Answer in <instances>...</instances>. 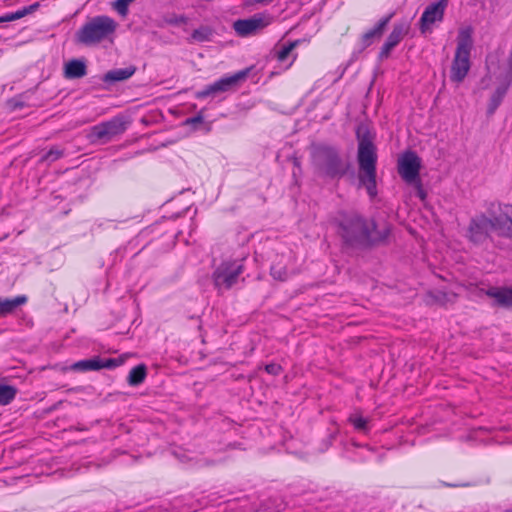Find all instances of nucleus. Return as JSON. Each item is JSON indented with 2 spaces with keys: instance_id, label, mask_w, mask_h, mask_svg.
<instances>
[{
  "instance_id": "423d86ee",
  "label": "nucleus",
  "mask_w": 512,
  "mask_h": 512,
  "mask_svg": "<svg viewBox=\"0 0 512 512\" xmlns=\"http://www.w3.org/2000/svg\"><path fill=\"white\" fill-rule=\"evenodd\" d=\"M128 125V121H126L122 117L114 118L109 122H105L99 125L94 126L89 134L88 138L92 142H108L113 137L122 134Z\"/></svg>"
},
{
  "instance_id": "0eeeda50",
  "label": "nucleus",
  "mask_w": 512,
  "mask_h": 512,
  "mask_svg": "<svg viewBox=\"0 0 512 512\" xmlns=\"http://www.w3.org/2000/svg\"><path fill=\"white\" fill-rule=\"evenodd\" d=\"M242 273V264L239 261H224L214 272V283L219 289H228Z\"/></svg>"
},
{
  "instance_id": "f8f14e48",
  "label": "nucleus",
  "mask_w": 512,
  "mask_h": 512,
  "mask_svg": "<svg viewBox=\"0 0 512 512\" xmlns=\"http://www.w3.org/2000/svg\"><path fill=\"white\" fill-rule=\"evenodd\" d=\"M245 75H246L245 73L240 72V73H237V74H235L233 76L223 78V79L219 80L218 82L214 83L213 85H210L205 90H203L201 92H198L197 93V97L198 98H203V97H206V96H209V95H215V94H218V93H222V92L228 91L232 87L237 85V83L240 80L244 79Z\"/></svg>"
},
{
  "instance_id": "c756f323",
  "label": "nucleus",
  "mask_w": 512,
  "mask_h": 512,
  "mask_svg": "<svg viewBox=\"0 0 512 512\" xmlns=\"http://www.w3.org/2000/svg\"><path fill=\"white\" fill-rule=\"evenodd\" d=\"M500 229H501L502 233L512 237V227L511 226H509L507 229H502V228H500Z\"/></svg>"
},
{
  "instance_id": "9d476101",
  "label": "nucleus",
  "mask_w": 512,
  "mask_h": 512,
  "mask_svg": "<svg viewBox=\"0 0 512 512\" xmlns=\"http://www.w3.org/2000/svg\"><path fill=\"white\" fill-rule=\"evenodd\" d=\"M495 229L494 223L484 217H477L474 219L469 226V238L475 243L482 242L489 234L490 231Z\"/></svg>"
},
{
  "instance_id": "6ab92c4d",
  "label": "nucleus",
  "mask_w": 512,
  "mask_h": 512,
  "mask_svg": "<svg viewBox=\"0 0 512 512\" xmlns=\"http://www.w3.org/2000/svg\"><path fill=\"white\" fill-rule=\"evenodd\" d=\"M146 377V367L144 365H139L133 368L128 376V383L130 385H139L144 381Z\"/></svg>"
},
{
  "instance_id": "39448f33",
  "label": "nucleus",
  "mask_w": 512,
  "mask_h": 512,
  "mask_svg": "<svg viewBox=\"0 0 512 512\" xmlns=\"http://www.w3.org/2000/svg\"><path fill=\"white\" fill-rule=\"evenodd\" d=\"M420 166V159L413 152H406L398 159V171L400 176L406 183L413 186L417 196L421 200H424L426 194L422 188L421 180L419 178Z\"/></svg>"
},
{
  "instance_id": "1a4fd4ad",
  "label": "nucleus",
  "mask_w": 512,
  "mask_h": 512,
  "mask_svg": "<svg viewBox=\"0 0 512 512\" xmlns=\"http://www.w3.org/2000/svg\"><path fill=\"white\" fill-rule=\"evenodd\" d=\"M447 2L448 0H440L425 9L420 21L422 33L429 32L435 23L442 21Z\"/></svg>"
},
{
  "instance_id": "cd10ccee",
  "label": "nucleus",
  "mask_w": 512,
  "mask_h": 512,
  "mask_svg": "<svg viewBox=\"0 0 512 512\" xmlns=\"http://www.w3.org/2000/svg\"><path fill=\"white\" fill-rule=\"evenodd\" d=\"M388 22V19H386L385 21H383L379 27L377 29H375L373 32L367 34L368 37L370 36H374V35H380L385 27V25L387 24Z\"/></svg>"
},
{
  "instance_id": "412c9836",
  "label": "nucleus",
  "mask_w": 512,
  "mask_h": 512,
  "mask_svg": "<svg viewBox=\"0 0 512 512\" xmlns=\"http://www.w3.org/2000/svg\"><path fill=\"white\" fill-rule=\"evenodd\" d=\"M349 421L353 424L355 429L361 432L368 431V420L364 418L362 415L355 413L352 414L349 418Z\"/></svg>"
},
{
  "instance_id": "c85d7f7f",
  "label": "nucleus",
  "mask_w": 512,
  "mask_h": 512,
  "mask_svg": "<svg viewBox=\"0 0 512 512\" xmlns=\"http://www.w3.org/2000/svg\"><path fill=\"white\" fill-rule=\"evenodd\" d=\"M272 276L275 278V279H279V280H283L285 277V273H282L280 270H277L276 267H273L272 268Z\"/></svg>"
},
{
  "instance_id": "f3484780",
  "label": "nucleus",
  "mask_w": 512,
  "mask_h": 512,
  "mask_svg": "<svg viewBox=\"0 0 512 512\" xmlns=\"http://www.w3.org/2000/svg\"><path fill=\"white\" fill-rule=\"evenodd\" d=\"M86 74V66L83 62L73 60L65 65V75L68 78H79Z\"/></svg>"
},
{
  "instance_id": "a211bd4d",
  "label": "nucleus",
  "mask_w": 512,
  "mask_h": 512,
  "mask_svg": "<svg viewBox=\"0 0 512 512\" xmlns=\"http://www.w3.org/2000/svg\"><path fill=\"white\" fill-rule=\"evenodd\" d=\"M134 72V68L115 69L105 74L104 81H123L130 78Z\"/></svg>"
},
{
  "instance_id": "6e6552de",
  "label": "nucleus",
  "mask_w": 512,
  "mask_h": 512,
  "mask_svg": "<svg viewBox=\"0 0 512 512\" xmlns=\"http://www.w3.org/2000/svg\"><path fill=\"white\" fill-rule=\"evenodd\" d=\"M315 161L319 169V173L326 177H336L343 173L344 166L340 162L337 155L331 150L320 151L315 156Z\"/></svg>"
},
{
  "instance_id": "7ed1b4c3",
  "label": "nucleus",
  "mask_w": 512,
  "mask_h": 512,
  "mask_svg": "<svg viewBox=\"0 0 512 512\" xmlns=\"http://www.w3.org/2000/svg\"><path fill=\"white\" fill-rule=\"evenodd\" d=\"M375 228V224L372 221L356 217L342 225L341 236L350 245L384 239L386 234L376 232Z\"/></svg>"
},
{
  "instance_id": "f03ea898",
  "label": "nucleus",
  "mask_w": 512,
  "mask_h": 512,
  "mask_svg": "<svg viewBox=\"0 0 512 512\" xmlns=\"http://www.w3.org/2000/svg\"><path fill=\"white\" fill-rule=\"evenodd\" d=\"M472 28L461 27L457 36V45L452 61L450 78L453 82L461 83L470 70V53L473 47Z\"/></svg>"
},
{
  "instance_id": "20e7f679",
  "label": "nucleus",
  "mask_w": 512,
  "mask_h": 512,
  "mask_svg": "<svg viewBox=\"0 0 512 512\" xmlns=\"http://www.w3.org/2000/svg\"><path fill=\"white\" fill-rule=\"evenodd\" d=\"M358 159L360 165L359 178L363 186H365L371 197L376 195L375 190V147L368 139H361L358 149Z\"/></svg>"
},
{
  "instance_id": "ddd939ff",
  "label": "nucleus",
  "mask_w": 512,
  "mask_h": 512,
  "mask_svg": "<svg viewBox=\"0 0 512 512\" xmlns=\"http://www.w3.org/2000/svg\"><path fill=\"white\" fill-rule=\"evenodd\" d=\"M491 303L501 307H512V288L490 286L481 289Z\"/></svg>"
},
{
  "instance_id": "aec40b11",
  "label": "nucleus",
  "mask_w": 512,
  "mask_h": 512,
  "mask_svg": "<svg viewBox=\"0 0 512 512\" xmlns=\"http://www.w3.org/2000/svg\"><path fill=\"white\" fill-rule=\"evenodd\" d=\"M16 390L9 385L0 384V405H6L14 399Z\"/></svg>"
},
{
  "instance_id": "9b49d317",
  "label": "nucleus",
  "mask_w": 512,
  "mask_h": 512,
  "mask_svg": "<svg viewBox=\"0 0 512 512\" xmlns=\"http://www.w3.org/2000/svg\"><path fill=\"white\" fill-rule=\"evenodd\" d=\"M270 20L264 15H256L245 20H238L234 23V29L241 36L253 34L269 24Z\"/></svg>"
},
{
  "instance_id": "7c9ffc66",
  "label": "nucleus",
  "mask_w": 512,
  "mask_h": 512,
  "mask_svg": "<svg viewBox=\"0 0 512 512\" xmlns=\"http://www.w3.org/2000/svg\"><path fill=\"white\" fill-rule=\"evenodd\" d=\"M272 1L273 0H254L255 3H259V4H269Z\"/></svg>"
},
{
  "instance_id": "393cba45",
  "label": "nucleus",
  "mask_w": 512,
  "mask_h": 512,
  "mask_svg": "<svg viewBox=\"0 0 512 512\" xmlns=\"http://www.w3.org/2000/svg\"><path fill=\"white\" fill-rule=\"evenodd\" d=\"M130 4L128 0H118L114 4V8L122 15H125L127 12V7Z\"/></svg>"
},
{
  "instance_id": "4be33fe9",
  "label": "nucleus",
  "mask_w": 512,
  "mask_h": 512,
  "mask_svg": "<svg viewBox=\"0 0 512 512\" xmlns=\"http://www.w3.org/2000/svg\"><path fill=\"white\" fill-rule=\"evenodd\" d=\"M211 36V30L207 27H201L193 31L191 39L195 42L207 41Z\"/></svg>"
},
{
  "instance_id": "dca6fc26",
  "label": "nucleus",
  "mask_w": 512,
  "mask_h": 512,
  "mask_svg": "<svg viewBox=\"0 0 512 512\" xmlns=\"http://www.w3.org/2000/svg\"><path fill=\"white\" fill-rule=\"evenodd\" d=\"M27 301L25 296H18L14 299H0V317L14 311V309Z\"/></svg>"
},
{
  "instance_id": "a878e982",
  "label": "nucleus",
  "mask_w": 512,
  "mask_h": 512,
  "mask_svg": "<svg viewBox=\"0 0 512 512\" xmlns=\"http://www.w3.org/2000/svg\"><path fill=\"white\" fill-rule=\"evenodd\" d=\"M28 12H29L28 9H24L22 11L14 13V14L7 15V16H5L3 18H0V22H2V21H12V20L19 19V18L25 16Z\"/></svg>"
},
{
  "instance_id": "bb28decb",
  "label": "nucleus",
  "mask_w": 512,
  "mask_h": 512,
  "mask_svg": "<svg viewBox=\"0 0 512 512\" xmlns=\"http://www.w3.org/2000/svg\"><path fill=\"white\" fill-rule=\"evenodd\" d=\"M265 370L273 375H277L280 371V366L276 364H270L265 367Z\"/></svg>"
},
{
  "instance_id": "f257e3e1",
  "label": "nucleus",
  "mask_w": 512,
  "mask_h": 512,
  "mask_svg": "<svg viewBox=\"0 0 512 512\" xmlns=\"http://www.w3.org/2000/svg\"><path fill=\"white\" fill-rule=\"evenodd\" d=\"M118 24L107 16H98L86 22L76 33L78 43L91 46L104 40L112 41Z\"/></svg>"
},
{
  "instance_id": "b1692460",
  "label": "nucleus",
  "mask_w": 512,
  "mask_h": 512,
  "mask_svg": "<svg viewBox=\"0 0 512 512\" xmlns=\"http://www.w3.org/2000/svg\"><path fill=\"white\" fill-rule=\"evenodd\" d=\"M62 156V150H60L59 148H52L48 153L47 155L44 157L45 160H48V161H55L57 159H59L60 157Z\"/></svg>"
},
{
  "instance_id": "4468645a",
  "label": "nucleus",
  "mask_w": 512,
  "mask_h": 512,
  "mask_svg": "<svg viewBox=\"0 0 512 512\" xmlns=\"http://www.w3.org/2000/svg\"><path fill=\"white\" fill-rule=\"evenodd\" d=\"M408 31L409 24L407 22H400L396 24L382 48L381 56L388 57L391 50L398 45V43L404 38Z\"/></svg>"
},
{
  "instance_id": "2f4dec72",
  "label": "nucleus",
  "mask_w": 512,
  "mask_h": 512,
  "mask_svg": "<svg viewBox=\"0 0 512 512\" xmlns=\"http://www.w3.org/2000/svg\"><path fill=\"white\" fill-rule=\"evenodd\" d=\"M130 3L133 2L134 0H128Z\"/></svg>"
},
{
  "instance_id": "2eb2a0df",
  "label": "nucleus",
  "mask_w": 512,
  "mask_h": 512,
  "mask_svg": "<svg viewBox=\"0 0 512 512\" xmlns=\"http://www.w3.org/2000/svg\"><path fill=\"white\" fill-rule=\"evenodd\" d=\"M116 363L114 360H108L106 362H101L98 359H89L84 361H79L75 363L72 368L74 370H80V371H88V370H98L103 367H112L115 366Z\"/></svg>"
},
{
  "instance_id": "5701e85b",
  "label": "nucleus",
  "mask_w": 512,
  "mask_h": 512,
  "mask_svg": "<svg viewBox=\"0 0 512 512\" xmlns=\"http://www.w3.org/2000/svg\"><path fill=\"white\" fill-rule=\"evenodd\" d=\"M296 42L290 43L288 45H283L280 50L277 52V57L280 61H285L290 53L293 51V49L296 46Z\"/></svg>"
}]
</instances>
